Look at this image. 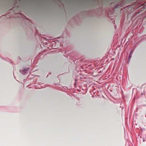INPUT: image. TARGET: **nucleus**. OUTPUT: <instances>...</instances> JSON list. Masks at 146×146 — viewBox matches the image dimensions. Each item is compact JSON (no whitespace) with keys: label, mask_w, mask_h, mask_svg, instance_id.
I'll list each match as a JSON object with an SVG mask.
<instances>
[{"label":"nucleus","mask_w":146,"mask_h":146,"mask_svg":"<svg viewBox=\"0 0 146 146\" xmlns=\"http://www.w3.org/2000/svg\"><path fill=\"white\" fill-rule=\"evenodd\" d=\"M129 57H130V54H129Z\"/></svg>","instance_id":"nucleus-1"}]
</instances>
